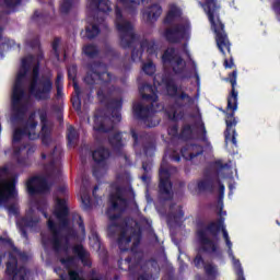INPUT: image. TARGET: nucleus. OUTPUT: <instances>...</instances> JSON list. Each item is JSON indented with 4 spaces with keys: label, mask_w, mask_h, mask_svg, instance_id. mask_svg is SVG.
Instances as JSON below:
<instances>
[{
    "label": "nucleus",
    "mask_w": 280,
    "mask_h": 280,
    "mask_svg": "<svg viewBox=\"0 0 280 280\" xmlns=\"http://www.w3.org/2000/svg\"><path fill=\"white\" fill-rule=\"evenodd\" d=\"M30 73V94L37 101H47L50 98L52 89L49 77H39L38 67L36 66V59L32 56L22 60V68H20L16 77L15 84L12 89V109L16 116L23 115L30 107V97L24 94L22 82L25 74Z\"/></svg>",
    "instance_id": "f257e3e1"
},
{
    "label": "nucleus",
    "mask_w": 280,
    "mask_h": 280,
    "mask_svg": "<svg viewBox=\"0 0 280 280\" xmlns=\"http://www.w3.org/2000/svg\"><path fill=\"white\" fill-rule=\"evenodd\" d=\"M208 5V18L211 22L212 31L215 34V44L218 45L221 54L226 56L231 54V44L229 38L224 33V25L220 22V19L215 11V1L214 0H205Z\"/></svg>",
    "instance_id": "f03ea898"
},
{
    "label": "nucleus",
    "mask_w": 280,
    "mask_h": 280,
    "mask_svg": "<svg viewBox=\"0 0 280 280\" xmlns=\"http://www.w3.org/2000/svg\"><path fill=\"white\" fill-rule=\"evenodd\" d=\"M236 79H237V72L233 71V73L230 77V84H232V94L228 98V112H232V114L226 115V131H225V142H232L234 145L237 144L236 141V131L233 128L236 126V120L233 118V113L237 110V92L235 91L236 85Z\"/></svg>",
    "instance_id": "7ed1b4c3"
},
{
    "label": "nucleus",
    "mask_w": 280,
    "mask_h": 280,
    "mask_svg": "<svg viewBox=\"0 0 280 280\" xmlns=\"http://www.w3.org/2000/svg\"><path fill=\"white\" fill-rule=\"evenodd\" d=\"M140 93L142 98L152 102V106L149 108H144L141 104H138L133 106V110L141 118H149L152 114L155 113L154 107L158 106L156 104L158 96L155 93V88H152L151 85H144L142 86Z\"/></svg>",
    "instance_id": "20e7f679"
},
{
    "label": "nucleus",
    "mask_w": 280,
    "mask_h": 280,
    "mask_svg": "<svg viewBox=\"0 0 280 280\" xmlns=\"http://www.w3.org/2000/svg\"><path fill=\"white\" fill-rule=\"evenodd\" d=\"M14 197V178L7 167L0 168V206Z\"/></svg>",
    "instance_id": "39448f33"
},
{
    "label": "nucleus",
    "mask_w": 280,
    "mask_h": 280,
    "mask_svg": "<svg viewBox=\"0 0 280 280\" xmlns=\"http://www.w3.org/2000/svg\"><path fill=\"white\" fill-rule=\"evenodd\" d=\"M116 26L117 30L120 34V45L121 47H128L129 46V42L133 38V33H132V24H130L129 22L125 21L121 18V13L119 12V9L117 7L116 9Z\"/></svg>",
    "instance_id": "423d86ee"
},
{
    "label": "nucleus",
    "mask_w": 280,
    "mask_h": 280,
    "mask_svg": "<svg viewBox=\"0 0 280 280\" xmlns=\"http://www.w3.org/2000/svg\"><path fill=\"white\" fill-rule=\"evenodd\" d=\"M141 238L139 232H135L132 228H120V234L118 237V246L120 250H126L129 248L130 242L136 245Z\"/></svg>",
    "instance_id": "0eeeda50"
},
{
    "label": "nucleus",
    "mask_w": 280,
    "mask_h": 280,
    "mask_svg": "<svg viewBox=\"0 0 280 280\" xmlns=\"http://www.w3.org/2000/svg\"><path fill=\"white\" fill-rule=\"evenodd\" d=\"M36 126H37V122L34 120V115H32L28 120V124H26L23 130L16 129L13 132V142L21 141L25 136L28 137L30 140H36L38 138Z\"/></svg>",
    "instance_id": "6e6552de"
},
{
    "label": "nucleus",
    "mask_w": 280,
    "mask_h": 280,
    "mask_svg": "<svg viewBox=\"0 0 280 280\" xmlns=\"http://www.w3.org/2000/svg\"><path fill=\"white\" fill-rule=\"evenodd\" d=\"M190 36V25L187 21L184 24H178L173 28H168L165 32V37L171 42H176L179 38H189Z\"/></svg>",
    "instance_id": "1a4fd4ad"
},
{
    "label": "nucleus",
    "mask_w": 280,
    "mask_h": 280,
    "mask_svg": "<svg viewBox=\"0 0 280 280\" xmlns=\"http://www.w3.org/2000/svg\"><path fill=\"white\" fill-rule=\"evenodd\" d=\"M47 226L49 228V231L51 232V243L54 248H56L57 250H67L68 248V238L61 237L58 234V228L54 221V219H49L47 221Z\"/></svg>",
    "instance_id": "9d476101"
},
{
    "label": "nucleus",
    "mask_w": 280,
    "mask_h": 280,
    "mask_svg": "<svg viewBox=\"0 0 280 280\" xmlns=\"http://www.w3.org/2000/svg\"><path fill=\"white\" fill-rule=\"evenodd\" d=\"M162 61L164 63H171L175 73H178L185 68V61L175 55L173 48H168L165 54L162 56Z\"/></svg>",
    "instance_id": "9b49d317"
},
{
    "label": "nucleus",
    "mask_w": 280,
    "mask_h": 280,
    "mask_svg": "<svg viewBox=\"0 0 280 280\" xmlns=\"http://www.w3.org/2000/svg\"><path fill=\"white\" fill-rule=\"evenodd\" d=\"M26 188L31 194L47 191L48 184L44 177H34L26 183Z\"/></svg>",
    "instance_id": "f8f14e48"
},
{
    "label": "nucleus",
    "mask_w": 280,
    "mask_h": 280,
    "mask_svg": "<svg viewBox=\"0 0 280 280\" xmlns=\"http://www.w3.org/2000/svg\"><path fill=\"white\" fill-rule=\"evenodd\" d=\"M67 201L65 199L57 198L56 199V210H54V215H56L60 225L67 224Z\"/></svg>",
    "instance_id": "ddd939ff"
},
{
    "label": "nucleus",
    "mask_w": 280,
    "mask_h": 280,
    "mask_svg": "<svg viewBox=\"0 0 280 280\" xmlns=\"http://www.w3.org/2000/svg\"><path fill=\"white\" fill-rule=\"evenodd\" d=\"M7 272L10 276L12 275V280H25V277H27V271L23 267L15 270L14 261L7 264Z\"/></svg>",
    "instance_id": "4468645a"
},
{
    "label": "nucleus",
    "mask_w": 280,
    "mask_h": 280,
    "mask_svg": "<svg viewBox=\"0 0 280 280\" xmlns=\"http://www.w3.org/2000/svg\"><path fill=\"white\" fill-rule=\"evenodd\" d=\"M170 173L164 167H161L160 170V189L164 194H170L172 189V184L168 180Z\"/></svg>",
    "instance_id": "2eb2a0df"
},
{
    "label": "nucleus",
    "mask_w": 280,
    "mask_h": 280,
    "mask_svg": "<svg viewBox=\"0 0 280 280\" xmlns=\"http://www.w3.org/2000/svg\"><path fill=\"white\" fill-rule=\"evenodd\" d=\"M110 73L104 72L103 74H97L95 72L86 74L84 81L86 84H95L97 80L103 81L104 83L110 82Z\"/></svg>",
    "instance_id": "dca6fc26"
},
{
    "label": "nucleus",
    "mask_w": 280,
    "mask_h": 280,
    "mask_svg": "<svg viewBox=\"0 0 280 280\" xmlns=\"http://www.w3.org/2000/svg\"><path fill=\"white\" fill-rule=\"evenodd\" d=\"M162 15V8L159 5H153L144 12V18L148 22H154L159 16Z\"/></svg>",
    "instance_id": "f3484780"
},
{
    "label": "nucleus",
    "mask_w": 280,
    "mask_h": 280,
    "mask_svg": "<svg viewBox=\"0 0 280 280\" xmlns=\"http://www.w3.org/2000/svg\"><path fill=\"white\" fill-rule=\"evenodd\" d=\"M199 241L202 245V248L206 250H212L215 252V245L207 237L206 232L201 231L198 233Z\"/></svg>",
    "instance_id": "a211bd4d"
},
{
    "label": "nucleus",
    "mask_w": 280,
    "mask_h": 280,
    "mask_svg": "<svg viewBox=\"0 0 280 280\" xmlns=\"http://www.w3.org/2000/svg\"><path fill=\"white\" fill-rule=\"evenodd\" d=\"M74 96L72 97V106L77 112L81 110V101H80V86L73 81Z\"/></svg>",
    "instance_id": "6ab92c4d"
},
{
    "label": "nucleus",
    "mask_w": 280,
    "mask_h": 280,
    "mask_svg": "<svg viewBox=\"0 0 280 280\" xmlns=\"http://www.w3.org/2000/svg\"><path fill=\"white\" fill-rule=\"evenodd\" d=\"M112 206L114 209H120L126 206L125 199H122L121 190H117V195L112 196L110 198Z\"/></svg>",
    "instance_id": "aec40b11"
},
{
    "label": "nucleus",
    "mask_w": 280,
    "mask_h": 280,
    "mask_svg": "<svg viewBox=\"0 0 280 280\" xmlns=\"http://www.w3.org/2000/svg\"><path fill=\"white\" fill-rule=\"evenodd\" d=\"M108 156H109V152L103 148L97 149L96 151L93 152V160L94 162H97V163L103 162Z\"/></svg>",
    "instance_id": "412c9836"
},
{
    "label": "nucleus",
    "mask_w": 280,
    "mask_h": 280,
    "mask_svg": "<svg viewBox=\"0 0 280 280\" xmlns=\"http://www.w3.org/2000/svg\"><path fill=\"white\" fill-rule=\"evenodd\" d=\"M94 4L96 5L97 10L103 13H107L112 10V3L109 0H100L94 2Z\"/></svg>",
    "instance_id": "4be33fe9"
},
{
    "label": "nucleus",
    "mask_w": 280,
    "mask_h": 280,
    "mask_svg": "<svg viewBox=\"0 0 280 280\" xmlns=\"http://www.w3.org/2000/svg\"><path fill=\"white\" fill-rule=\"evenodd\" d=\"M207 186H209V183L206 180H202L200 183H191L188 185V189L195 192L205 191L207 189Z\"/></svg>",
    "instance_id": "5701e85b"
},
{
    "label": "nucleus",
    "mask_w": 280,
    "mask_h": 280,
    "mask_svg": "<svg viewBox=\"0 0 280 280\" xmlns=\"http://www.w3.org/2000/svg\"><path fill=\"white\" fill-rule=\"evenodd\" d=\"M100 28L96 26V24H90L85 28V36L86 38H94L98 35Z\"/></svg>",
    "instance_id": "b1692460"
},
{
    "label": "nucleus",
    "mask_w": 280,
    "mask_h": 280,
    "mask_svg": "<svg viewBox=\"0 0 280 280\" xmlns=\"http://www.w3.org/2000/svg\"><path fill=\"white\" fill-rule=\"evenodd\" d=\"M180 15V10L177 7H171L167 12L166 21L171 22L172 20L178 18Z\"/></svg>",
    "instance_id": "393cba45"
},
{
    "label": "nucleus",
    "mask_w": 280,
    "mask_h": 280,
    "mask_svg": "<svg viewBox=\"0 0 280 280\" xmlns=\"http://www.w3.org/2000/svg\"><path fill=\"white\" fill-rule=\"evenodd\" d=\"M73 253L78 255V257L81 259V261L84 262V260L88 258V252L83 249L82 245H77L73 247Z\"/></svg>",
    "instance_id": "a878e982"
},
{
    "label": "nucleus",
    "mask_w": 280,
    "mask_h": 280,
    "mask_svg": "<svg viewBox=\"0 0 280 280\" xmlns=\"http://www.w3.org/2000/svg\"><path fill=\"white\" fill-rule=\"evenodd\" d=\"M219 231L222 232L223 240H225L228 248L231 249L232 248V243L230 241L229 232L225 230L223 224H221L219 226Z\"/></svg>",
    "instance_id": "bb28decb"
},
{
    "label": "nucleus",
    "mask_w": 280,
    "mask_h": 280,
    "mask_svg": "<svg viewBox=\"0 0 280 280\" xmlns=\"http://www.w3.org/2000/svg\"><path fill=\"white\" fill-rule=\"evenodd\" d=\"M142 71H144V73L152 75L155 73V66L154 63H152L151 61L144 63L142 66Z\"/></svg>",
    "instance_id": "cd10ccee"
},
{
    "label": "nucleus",
    "mask_w": 280,
    "mask_h": 280,
    "mask_svg": "<svg viewBox=\"0 0 280 280\" xmlns=\"http://www.w3.org/2000/svg\"><path fill=\"white\" fill-rule=\"evenodd\" d=\"M83 52H84L85 56L92 57V56H95L97 54V49L93 45H88V46H84Z\"/></svg>",
    "instance_id": "c85d7f7f"
},
{
    "label": "nucleus",
    "mask_w": 280,
    "mask_h": 280,
    "mask_svg": "<svg viewBox=\"0 0 280 280\" xmlns=\"http://www.w3.org/2000/svg\"><path fill=\"white\" fill-rule=\"evenodd\" d=\"M77 137L78 135L75 132L74 127L72 126L68 127V133H67L68 141L71 143L77 139Z\"/></svg>",
    "instance_id": "c756f323"
},
{
    "label": "nucleus",
    "mask_w": 280,
    "mask_h": 280,
    "mask_svg": "<svg viewBox=\"0 0 280 280\" xmlns=\"http://www.w3.org/2000/svg\"><path fill=\"white\" fill-rule=\"evenodd\" d=\"M142 0H118L119 3L124 4V5H130L135 8L137 5H139L141 3Z\"/></svg>",
    "instance_id": "7c9ffc66"
},
{
    "label": "nucleus",
    "mask_w": 280,
    "mask_h": 280,
    "mask_svg": "<svg viewBox=\"0 0 280 280\" xmlns=\"http://www.w3.org/2000/svg\"><path fill=\"white\" fill-rule=\"evenodd\" d=\"M71 8L70 0H63L62 4L60 5V10H62L63 13H67Z\"/></svg>",
    "instance_id": "2f4dec72"
},
{
    "label": "nucleus",
    "mask_w": 280,
    "mask_h": 280,
    "mask_svg": "<svg viewBox=\"0 0 280 280\" xmlns=\"http://www.w3.org/2000/svg\"><path fill=\"white\" fill-rule=\"evenodd\" d=\"M141 49L147 50V52L152 54L154 49V45H152L149 42H145L144 44L141 45Z\"/></svg>",
    "instance_id": "473e14b6"
},
{
    "label": "nucleus",
    "mask_w": 280,
    "mask_h": 280,
    "mask_svg": "<svg viewBox=\"0 0 280 280\" xmlns=\"http://www.w3.org/2000/svg\"><path fill=\"white\" fill-rule=\"evenodd\" d=\"M68 276H70V280H83V278L75 271H68ZM63 280V279H60Z\"/></svg>",
    "instance_id": "72a5a7b5"
},
{
    "label": "nucleus",
    "mask_w": 280,
    "mask_h": 280,
    "mask_svg": "<svg viewBox=\"0 0 280 280\" xmlns=\"http://www.w3.org/2000/svg\"><path fill=\"white\" fill-rule=\"evenodd\" d=\"M22 0H4V4L9 8H13L15 5H20Z\"/></svg>",
    "instance_id": "f704fd0d"
},
{
    "label": "nucleus",
    "mask_w": 280,
    "mask_h": 280,
    "mask_svg": "<svg viewBox=\"0 0 280 280\" xmlns=\"http://www.w3.org/2000/svg\"><path fill=\"white\" fill-rule=\"evenodd\" d=\"M205 269L209 276H214L217 273V268L212 267L211 265H207Z\"/></svg>",
    "instance_id": "c9c22d12"
},
{
    "label": "nucleus",
    "mask_w": 280,
    "mask_h": 280,
    "mask_svg": "<svg viewBox=\"0 0 280 280\" xmlns=\"http://www.w3.org/2000/svg\"><path fill=\"white\" fill-rule=\"evenodd\" d=\"M166 90L168 95H175L177 91L176 86L173 84L166 85Z\"/></svg>",
    "instance_id": "e433bc0d"
},
{
    "label": "nucleus",
    "mask_w": 280,
    "mask_h": 280,
    "mask_svg": "<svg viewBox=\"0 0 280 280\" xmlns=\"http://www.w3.org/2000/svg\"><path fill=\"white\" fill-rule=\"evenodd\" d=\"M94 130L106 132L108 129L104 125H98L97 120L94 122Z\"/></svg>",
    "instance_id": "4c0bfd02"
},
{
    "label": "nucleus",
    "mask_w": 280,
    "mask_h": 280,
    "mask_svg": "<svg viewBox=\"0 0 280 280\" xmlns=\"http://www.w3.org/2000/svg\"><path fill=\"white\" fill-rule=\"evenodd\" d=\"M61 82H62V77L58 75V78H57V93H58V95L61 94Z\"/></svg>",
    "instance_id": "58836bf2"
},
{
    "label": "nucleus",
    "mask_w": 280,
    "mask_h": 280,
    "mask_svg": "<svg viewBox=\"0 0 280 280\" xmlns=\"http://www.w3.org/2000/svg\"><path fill=\"white\" fill-rule=\"evenodd\" d=\"M81 202H83L85 208H89L91 206V201L86 196H81Z\"/></svg>",
    "instance_id": "ea45409f"
},
{
    "label": "nucleus",
    "mask_w": 280,
    "mask_h": 280,
    "mask_svg": "<svg viewBox=\"0 0 280 280\" xmlns=\"http://www.w3.org/2000/svg\"><path fill=\"white\" fill-rule=\"evenodd\" d=\"M61 262L63 265H66L67 267L71 266L74 264V258H67V259H62Z\"/></svg>",
    "instance_id": "a19ab883"
},
{
    "label": "nucleus",
    "mask_w": 280,
    "mask_h": 280,
    "mask_svg": "<svg viewBox=\"0 0 280 280\" xmlns=\"http://www.w3.org/2000/svg\"><path fill=\"white\" fill-rule=\"evenodd\" d=\"M194 265L197 267L203 266L202 257L197 256V258H195V260H194Z\"/></svg>",
    "instance_id": "79ce46f5"
},
{
    "label": "nucleus",
    "mask_w": 280,
    "mask_h": 280,
    "mask_svg": "<svg viewBox=\"0 0 280 280\" xmlns=\"http://www.w3.org/2000/svg\"><path fill=\"white\" fill-rule=\"evenodd\" d=\"M223 67H225L226 69H231V68L233 67V61H232V59H230V61H229V59H225V60L223 61Z\"/></svg>",
    "instance_id": "37998d69"
},
{
    "label": "nucleus",
    "mask_w": 280,
    "mask_h": 280,
    "mask_svg": "<svg viewBox=\"0 0 280 280\" xmlns=\"http://www.w3.org/2000/svg\"><path fill=\"white\" fill-rule=\"evenodd\" d=\"M141 56H142V52H141V51H138V52L133 51V52H132V59H133V60L140 59Z\"/></svg>",
    "instance_id": "c03bdc74"
},
{
    "label": "nucleus",
    "mask_w": 280,
    "mask_h": 280,
    "mask_svg": "<svg viewBox=\"0 0 280 280\" xmlns=\"http://www.w3.org/2000/svg\"><path fill=\"white\" fill-rule=\"evenodd\" d=\"M114 120L113 122H119L121 120V115H119L118 113H116L114 116H113Z\"/></svg>",
    "instance_id": "a18cd8bd"
},
{
    "label": "nucleus",
    "mask_w": 280,
    "mask_h": 280,
    "mask_svg": "<svg viewBox=\"0 0 280 280\" xmlns=\"http://www.w3.org/2000/svg\"><path fill=\"white\" fill-rule=\"evenodd\" d=\"M9 212H10V213H13V214L18 213V207H16V206L10 207V208H9Z\"/></svg>",
    "instance_id": "49530a36"
},
{
    "label": "nucleus",
    "mask_w": 280,
    "mask_h": 280,
    "mask_svg": "<svg viewBox=\"0 0 280 280\" xmlns=\"http://www.w3.org/2000/svg\"><path fill=\"white\" fill-rule=\"evenodd\" d=\"M57 47H58V40L54 42L52 44L54 51H57Z\"/></svg>",
    "instance_id": "de8ad7c7"
},
{
    "label": "nucleus",
    "mask_w": 280,
    "mask_h": 280,
    "mask_svg": "<svg viewBox=\"0 0 280 280\" xmlns=\"http://www.w3.org/2000/svg\"><path fill=\"white\" fill-rule=\"evenodd\" d=\"M233 261H234V266L238 267L240 268V261L235 259V257L232 258Z\"/></svg>",
    "instance_id": "09e8293b"
},
{
    "label": "nucleus",
    "mask_w": 280,
    "mask_h": 280,
    "mask_svg": "<svg viewBox=\"0 0 280 280\" xmlns=\"http://www.w3.org/2000/svg\"><path fill=\"white\" fill-rule=\"evenodd\" d=\"M120 139H121V137H119V135H117L116 138H115V140H116L117 142H119Z\"/></svg>",
    "instance_id": "8fccbe9b"
},
{
    "label": "nucleus",
    "mask_w": 280,
    "mask_h": 280,
    "mask_svg": "<svg viewBox=\"0 0 280 280\" xmlns=\"http://www.w3.org/2000/svg\"><path fill=\"white\" fill-rule=\"evenodd\" d=\"M4 255L2 253H0V264L2 262Z\"/></svg>",
    "instance_id": "3c124183"
},
{
    "label": "nucleus",
    "mask_w": 280,
    "mask_h": 280,
    "mask_svg": "<svg viewBox=\"0 0 280 280\" xmlns=\"http://www.w3.org/2000/svg\"><path fill=\"white\" fill-rule=\"evenodd\" d=\"M116 107H117V108H120V107H121V102H118V103L116 104Z\"/></svg>",
    "instance_id": "603ef678"
},
{
    "label": "nucleus",
    "mask_w": 280,
    "mask_h": 280,
    "mask_svg": "<svg viewBox=\"0 0 280 280\" xmlns=\"http://www.w3.org/2000/svg\"><path fill=\"white\" fill-rule=\"evenodd\" d=\"M68 77L72 78V80H74V77L70 74V70L68 71Z\"/></svg>",
    "instance_id": "864d4df0"
},
{
    "label": "nucleus",
    "mask_w": 280,
    "mask_h": 280,
    "mask_svg": "<svg viewBox=\"0 0 280 280\" xmlns=\"http://www.w3.org/2000/svg\"><path fill=\"white\" fill-rule=\"evenodd\" d=\"M172 119H177V116L176 114L173 115Z\"/></svg>",
    "instance_id": "5fc2aeb1"
},
{
    "label": "nucleus",
    "mask_w": 280,
    "mask_h": 280,
    "mask_svg": "<svg viewBox=\"0 0 280 280\" xmlns=\"http://www.w3.org/2000/svg\"><path fill=\"white\" fill-rule=\"evenodd\" d=\"M175 162H179V158H175Z\"/></svg>",
    "instance_id": "6e6d98bb"
},
{
    "label": "nucleus",
    "mask_w": 280,
    "mask_h": 280,
    "mask_svg": "<svg viewBox=\"0 0 280 280\" xmlns=\"http://www.w3.org/2000/svg\"><path fill=\"white\" fill-rule=\"evenodd\" d=\"M110 143H112V144H115V140H110Z\"/></svg>",
    "instance_id": "4d7b16f0"
},
{
    "label": "nucleus",
    "mask_w": 280,
    "mask_h": 280,
    "mask_svg": "<svg viewBox=\"0 0 280 280\" xmlns=\"http://www.w3.org/2000/svg\"><path fill=\"white\" fill-rule=\"evenodd\" d=\"M40 118H42V121H44V116L43 115L40 116Z\"/></svg>",
    "instance_id": "13d9d810"
},
{
    "label": "nucleus",
    "mask_w": 280,
    "mask_h": 280,
    "mask_svg": "<svg viewBox=\"0 0 280 280\" xmlns=\"http://www.w3.org/2000/svg\"><path fill=\"white\" fill-rule=\"evenodd\" d=\"M93 174H94V175H97V172H96V171H94V172H93Z\"/></svg>",
    "instance_id": "bf43d9fd"
},
{
    "label": "nucleus",
    "mask_w": 280,
    "mask_h": 280,
    "mask_svg": "<svg viewBox=\"0 0 280 280\" xmlns=\"http://www.w3.org/2000/svg\"><path fill=\"white\" fill-rule=\"evenodd\" d=\"M238 280H244V278H243V277H240Z\"/></svg>",
    "instance_id": "052dcab7"
},
{
    "label": "nucleus",
    "mask_w": 280,
    "mask_h": 280,
    "mask_svg": "<svg viewBox=\"0 0 280 280\" xmlns=\"http://www.w3.org/2000/svg\"><path fill=\"white\" fill-rule=\"evenodd\" d=\"M97 190V188H94V191H96Z\"/></svg>",
    "instance_id": "680f3d73"
},
{
    "label": "nucleus",
    "mask_w": 280,
    "mask_h": 280,
    "mask_svg": "<svg viewBox=\"0 0 280 280\" xmlns=\"http://www.w3.org/2000/svg\"><path fill=\"white\" fill-rule=\"evenodd\" d=\"M28 226H32V224H31V223H28Z\"/></svg>",
    "instance_id": "e2e57ef3"
},
{
    "label": "nucleus",
    "mask_w": 280,
    "mask_h": 280,
    "mask_svg": "<svg viewBox=\"0 0 280 280\" xmlns=\"http://www.w3.org/2000/svg\"><path fill=\"white\" fill-rule=\"evenodd\" d=\"M139 280H143V278H140Z\"/></svg>",
    "instance_id": "0e129e2a"
}]
</instances>
